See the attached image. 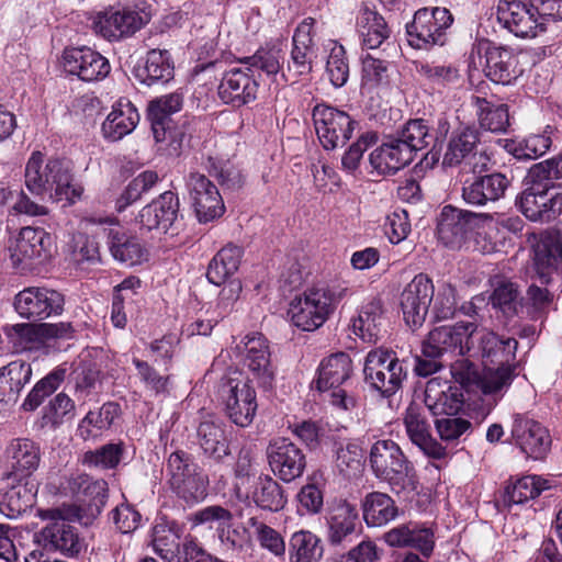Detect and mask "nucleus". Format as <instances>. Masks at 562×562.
<instances>
[{
	"mask_svg": "<svg viewBox=\"0 0 562 562\" xmlns=\"http://www.w3.org/2000/svg\"><path fill=\"white\" fill-rule=\"evenodd\" d=\"M24 177L27 190L41 202L74 203L82 194L81 186L74 181L69 164L58 158L45 161L41 151L32 153Z\"/></svg>",
	"mask_w": 562,
	"mask_h": 562,
	"instance_id": "nucleus-1",
	"label": "nucleus"
},
{
	"mask_svg": "<svg viewBox=\"0 0 562 562\" xmlns=\"http://www.w3.org/2000/svg\"><path fill=\"white\" fill-rule=\"evenodd\" d=\"M37 516L49 522L36 535L41 550L59 551L68 557L77 555L82 541L70 521H78L82 525H89L88 519L82 514V509L74 504L61 505L57 508L38 509Z\"/></svg>",
	"mask_w": 562,
	"mask_h": 562,
	"instance_id": "nucleus-2",
	"label": "nucleus"
},
{
	"mask_svg": "<svg viewBox=\"0 0 562 562\" xmlns=\"http://www.w3.org/2000/svg\"><path fill=\"white\" fill-rule=\"evenodd\" d=\"M369 462L373 474L386 482L394 493L417 492L419 482L415 468L395 441L383 439L374 442Z\"/></svg>",
	"mask_w": 562,
	"mask_h": 562,
	"instance_id": "nucleus-3",
	"label": "nucleus"
},
{
	"mask_svg": "<svg viewBox=\"0 0 562 562\" xmlns=\"http://www.w3.org/2000/svg\"><path fill=\"white\" fill-rule=\"evenodd\" d=\"M167 476L170 488L187 503H198L207 495V476L184 451H175L169 456Z\"/></svg>",
	"mask_w": 562,
	"mask_h": 562,
	"instance_id": "nucleus-4",
	"label": "nucleus"
},
{
	"mask_svg": "<svg viewBox=\"0 0 562 562\" xmlns=\"http://www.w3.org/2000/svg\"><path fill=\"white\" fill-rule=\"evenodd\" d=\"M351 370V359L345 352L330 355L318 368L317 390L330 391L329 403L341 411H351L357 405L355 396L340 387L350 378Z\"/></svg>",
	"mask_w": 562,
	"mask_h": 562,
	"instance_id": "nucleus-5",
	"label": "nucleus"
},
{
	"mask_svg": "<svg viewBox=\"0 0 562 562\" xmlns=\"http://www.w3.org/2000/svg\"><path fill=\"white\" fill-rule=\"evenodd\" d=\"M53 244V237L43 228L23 227L9 247L12 266L22 273L32 271L52 256Z\"/></svg>",
	"mask_w": 562,
	"mask_h": 562,
	"instance_id": "nucleus-6",
	"label": "nucleus"
},
{
	"mask_svg": "<svg viewBox=\"0 0 562 562\" xmlns=\"http://www.w3.org/2000/svg\"><path fill=\"white\" fill-rule=\"evenodd\" d=\"M366 381L384 396L394 395L406 378L403 362L393 351L374 349L367 357L363 368Z\"/></svg>",
	"mask_w": 562,
	"mask_h": 562,
	"instance_id": "nucleus-7",
	"label": "nucleus"
},
{
	"mask_svg": "<svg viewBox=\"0 0 562 562\" xmlns=\"http://www.w3.org/2000/svg\"><path fill=\"white\" fill-rule=\"evenodd\" d=\"M226 416L239 427H248L254 422L258 408L256 391L249 381L239 378L222 379L220 390Z\"/></svg>",
	"mask_w": 562,
	"mask_h": 562,
	"instance_id": "nucleus-8",
	"label": "nucleus"
},
{
	"mask_svg": "<svg viewBox=\"0 0 562 562\" xmlns=\"http://www.w3.org/2000/svg\"><path fill=\"white\" fill-rule=\"evenodd\" d=\"M479 142V131L474 127L465 126L454 131L443 156V165H463V169L473 173L487 171L491 158L484 150L477 149Z\"/></svg>",
	"mask_w": 562,
	"mask_h": 562,
	"instance_id": "nucleus-9",
	"label": "nucleus"
},
{
	"mask_svg": "<svg viewBox=\"0 0 562 562\" xmlns=\"http://www.w3.org/2000/svg\"><path fill=\"white\" fill-rule=\"evenodd\" d=\"M312 117L317 137L326 150L344 146L355 130L356 121L347 112L327 104L315 105Z\"/></svg>",
	"mask_w": 562,
	"mask_h": 562,
	"instance_id": "nucleus-10",
	"label": "nucleus"
},
{
	"mask_svg": "<svg viewBox=\"0 0 562 562\" xmlns=\"http://www.w3.org/2000/svg\"><path fill=\"white\" fill-rule=\"evenodd\" d=\"M452 22L453 18L446 8L436 7L417 10L412 23L406 26L409 44L418 48L428 45H443L445 31Z\"/></svg>",
	"mask_w": 562,
	"mask_h": 562,
	"instance_id": "nucleus-11",
	"label": "nucleus"
},
{
	"mask_svg": "<svg viewBox=\"0 0 562 562\" xmlns=\"http://www.w3.org/2000/svg\"><path fill=\"white\" fill-rule=\"evenodd\" d=\"M14 310L25 319H45L60 315L64 310V295L46 286H29L14 296Z\"/></svg>",
	"mask_w": 562,
	"mask_h": 562,
	"instance_id": "nucleus-12",
	"label": "nucleus"
},
{
	"mask_svg": "<svg viewBox=\"0 0 562 562\" xmlns=\"http://www.w3.org/2000/svg\"><path fill=\"white\" fill-rule=\"evenodd\" d=\"M469 342L470 352L481 356L485 366L513 364L515 361L518 347L515 338L499 337L487 328L474 324Z\"/></svg>",
	"mask_w": 562,
	"mask_h": 562,
	"instance_id": "nucleus-13",
	"label": "nucleus"
},
{
	"mask_svg": "<svg viewBox=\"0 0 562 562\" xmlns=\"http://www.w3.org/2000/svg\"><path fill=\"white\" fill-rule=\"evenodd\" d=\"M497 20L518 37H535L538 31H544L531 2L525 0H498Z\"/></svg>",
	"mask_w": 562,
	"mask_h": 562,
	"instance_id": "nucleus-14",
	"label": "nucleus"
},
{
	"mask_svg": "<svg viewBox=\"0 0 562 562\" xmlns=\"http://www.w3.org/2000/svg\"><path fill=\"white\" fill-rule=\"evenodd\" d=\"M187 187L199 222L207 223L224 214L223 198L216 186L206 176L191 172L187 180Z\"/></svg>",
	"mask_w": 562,
	"mask_h": 562,
	"instance_id": "nucleus-15",
	"label": "nucleus"
},
{
	"mask_svg": "<svg viewBox=\"0 0 562 562\" xmlns=\"http://www.w3.org/2000/svg\"><path fill=\"white\" fill-rule=\"evenodd\" d=\"M434 290L431 280L423 273L415 276L404 288L400 304L408 326L419 327L423 325L434 297Z\"/></svg>",
	"mask_w": 562,
	"mask_h": 562,
	"instance_id": "nucleus-16",
	"label": "nucleus"
},
{
	"mask_svg": "<svg viewBox=\"0 0 562 562\" xmlns=\"http://www.w3.org/2000/svg\"><path fill=\"white\" fill-rule=\"evenodd\" d=\"M323 290L311 289L295 297L289 308L294 326L305 331L319 328L331 314Z\"/></svg>",
	"mask_w": 562,
	"mask_h": 562,
	"instance_id": "nucleus-17",
	"label": "nucleus"
},
{
	"mask_svg": "<svg viewBox=\"0 0 562 562\" xmlns=\"http://www.w3.org/2000/svg\"><path fill=\"white\" fill-rule=\"evenodd\" d=\"M479 56L480 65L483 66L486 77L495 83L508 85L514 78L515 57L510 49L495 46L488 41L479 42L473 46L471 58Z\"/></svg>",
	"mask_w": 562,
	"mask_h": 562,
	"instance_id": "nucleus-18",
	"label": "nucleus"
},
{
	"mask_svg": "<svg viewBox=\"0 0 562 562\" xmlns=\"http://www.w3.org/2000/svg\"><path fill=\"white\" fill-rule=\"evenodd\" d=\"M67 488L82 503L78 506L89 522L101 514L108 498V483L104 480L85 473L72 474L67 481Z\"/></svg>",
	"mask_w": 562,
	"mask_h": 562,
	"instance_id": "nucleus-19",
	"label": "nucleus"
},
{
	"mask_svg": "<svg viewBox=\"0 0 562 562\" xmlns=\"http://www.w3.org/2000/svg\"><path fill=\"white\" fill-rule=\"evenodd\" d=\"M272 472L284 482H292L304 472L306 460L303 451L286 438L272 441L267 448Z\"/></svg>",
	"mask_w": 562,
	"mask_h": 562,
	"instance_id": "nucleus-20",
	"label": "nucleus"
},
{
	"mask_svg": "<svg viewBox=\"0 0 562 562\" xmlns=\"http://www.w3.org/2000/svg\"><path fill=\"white\" fill-rule=\"evenodd\" d=\"M63 64L67 72L88 82L105 78L111 69L105 57L86 46L66 48Z\"/></svg>",
	"mask_w": 562,
	"mask_h": 562,
	"instance_id": "nucleus-21",
	"label": "nucleus"
},
{
	"mask_svg": "<svg viewBox=\"0 0 562 562\" xmlns=\"http://www.w3.org/2000/svg\"><path fill=\"white\" fill-rule=\"evenodd\" d=\"M326 525L328 543L345 547L361 528L357 507L347 501L334 503L326 515Z\"/></svg>",
	"mask_w": 562,
	"mask_h": 562,
	"instance_id": "nucleus-22",
	"label": "nucleus"
},
{
	"mask_svg": "<svg viewBox=\"0 0 562 562\" xmlns=\"http://www.w3.org/2000/svg\"><path fill=\"white\" fill-rule=\"evenodd\" d=\"M244 349L245 364L254 380L261 387L270 389L276 378V368L271 361L267 338L259 333L247 335L244 340Z\"/></svg>",
	"mask_w": 562,
	"mask_h": 562,
	"instance_id": "nucleus-23",
	"label": "nucleus"
},
{
	"mask_svg": "<svg viewBox=\"0 0 562 562\" xmlns=\"http://www.w3.org/2000/svg\"><path fill=\"white\" fill-rule=\"evenodd\" d=\"M474 175L472 179H467L462 187V199L469 205L483 206L496 202L505 195L510 186V179L502 172Z\"/></svg>",
	"mask_w": 562,
	"mask_h": 562,
	"instance_id": "nucleus-24",
	"label": "nucleus"
},
{
	"mask_svg": "<svg viewBox=\"0 0 562 562\" xmlns=\"http://www.w3.org/2000/svg\"><path fill=\"white\" fill-rule=\"evenodd\" d=\"M314 23L313 18H306L294 32L291 59L288 63L286 72L282 74L286 80L295 81L299 77L306 76L312 71L314 58L312 30Z\"/></svg>",
	"mask_w": 562,
	"mask_h": 562,
	"instance_id": "nucleus-25",
	"label": "nucleus"
},
{
	"mask_svg": "<svg viewBox=\"0 0 562 562\" xmlns=\"http://www.w3.org/2000/svg\"><path fill=\"white\" fill-rule=\"evenodd\" d=\"M512 436L522 452L533 459L543 458L551 446L549 431L540 423L521 414L514 416Z\"/></svg>",
	"mask_w": 562,
	"mask_h": 562,
	"instance_id": "nucleus-26",
	"label": "nucleus"
},
{
	"mask_svg": "<svg viewBox=\"0 0 562 562\" xmlns=\"http://www.w3.org/2000/svg\"><path fill=\"white\" fill-rule=\"evenodd\" d=\"M474 323H458L453 326L434 328L424 341L428 355H441L459 349V355L470 352V336Z\"/></svg>",
	"mask_w": 562,
	"mask_h": 562,
	"instance_id": "nucleus-27",
	"label": "nucleus"
},
{
	"mask_svg": "<svg viewBox=\"0 0 562 562\" xmlns=\"http://www.w3.org/2000/svg\"><path fill=\"white\" fill-rule=\"evenodd\" d=\"M258 82L254 74L240 68L226 71L218 86V97L226 104L243 106L257 97Z\"/></svg>",
	"mask_w": 562,
	"mask_h": 562,
	"instance_id": "nucleus-28",
	"label": "nucleus"
},
{
	"mask_svg": "<svg viewBox=\"0 0 562 562\" xmlns=\"http://www.w3.org/2000/svg\"><path fill=\"white\" fill-rule=\"evenodd\" d=\"M386 544L393 548H413L424 559H429L435 549V533L429 527L415 522L394 527L383 535Z\"/></svg>",
	"mask_w": 562,
	"mask_h": 562,
	"instance_id": "nucleus-29",
	"label": "nucleus"
},
{
	"mask_svg": "<svg viewBox=\"0 0 562 562\" xmlns=\"http://www.w3.org/2000/svg\"><path fill=\"white\" fill-rule=\"evenodd\" d=\"M178 213V196L171 191H166L140 210L137 221L148 231L168 233L176 224Z\"/></svg>",
	"mask_w": 562,
	"mask_h": 562,
	"instance_id": "nucleus-30",
	"label": "nucleus"
},
{
	"mask_svg": "<svg viewBox=\"0 0 562 562\" xmlns=\"http://www.w3.org/2000/svg\"><path fill=\"white\" fill-rule=\"evenodd\" d=\"M71 331L69 323L15 324L5 328L8 337L16 339L24 349L37 348L49 339L69 337Z\"/></svg>",
	"mask_w": 562,
	"mask_h": 562,
	"instance_id": "nucleus-31",
	"label": "nucleus"
},
{
	"mask_svg": "<svg viewBox=\"0 0 562 562\" xmlns=\"http://www.w3.org/2000/svg\"><path fill=\"white\" fill-rule=\"evenodd\" d=\"M448 131L449 123L447 120H439L438 128L435 131L427 121L415 119L405 124L398 138L408 149H412V155L415 157L417 151L436 147L438 143L441 144Z\"/></svg>",
	"mask_w": 562,
	"mask_h": 562,
	"instance_id": "nucleus-32",
	"label": "nucleus"
},
{
	"mask_svg": "<svg viewBox=\"0 0 562 562\" xmlns=\"http://www.w3.org/2000/svg\"><path fill=\"white\" fill-rule=\"evenodd\" d=\"M143 15L133 10L106 11L94 23L95 31L109 41L131 36L145 25Z\"/></svg>",
	"mask_w": 562,
	"mask_h": 562,
	"instance_id": "nucleus-33",
	"label": "nucleus"
},
{
	"mask_svg": "<svg viewBox=\"0 0 562 562\" xmlns=\"http://www.w3.org/2000/svg\"><path fill=\"white\" fill-rule=\"evenodd\" d=\"M424 402L435 416H454L463 405V394L460 387L434 378L426 384Z\"/></svg>",
	"mask_w": 562,
	"mask_h": 562,
	"instance_id": "nucleus-34",
	"label": "nucleus"
},
{
	"mask_svg": "<svg viewBox=\"0 0 562 562\" xmlns=\"http://www.w3.org/2000/svg\"><path fill=\"white\" fill-rule=\"evenodd\" d=\"M32 378L31 364L23 360L11 361L0 368V412L14 406L23 387Z\"/></svg>",
	"mask_w": 562,
	"mask_h": 562,
	"instance_id": "nucleus-35",
	"label": "nucleus"
},
{
	"mask_svg": "<svg viewBox=\"0 0 562 562\" xmlns=\"http://www.w3.org/2000/svg\"><path fill=\"white\" fill-rule=\"evenodd\" d=\"M533 237L535 266L538 274L547 278L562 265V236L557 229H546Z\"/></svg>",
	"mask_w": 562,
	"mask_h": 562,
	"instance_id": "nucleus-36",
	"label": "nucleus"
},
{
	"mask_svg": "<svg viewBox=\"0 0 562 562\" xmlns=\"http://www.w3.org/2000/svg\"><path fill=\"white\" fill-rule=\"evenodd\" d=\"M404 425L411 441L425 454L434 459H442L446 456V449L430 436L429 425L418 405L411 404L407 407Z\"/></svg>",
	"mask_w": 562,
	"mask_h": 562,
	"instance_id": "nucleus-37",
	"label": "nucleus"
},
{
	"mask_svg": "<svg viewBox=\"0 0 562 562\" xmlns=\"http://www.w3.org/2000/svg\"><path fill=\"white\" fill-rule=\"evenodd\" d=\"M196 439L203 453L215 462H222L225 457L231 456L229 439L225 425L220 419L202 420L196 428Z\"/></svg>",
	"mask_w": 562,
	"mask_h": 562,
	"instance_id": "nucleus-38",
	"label": "nucleus"
},
{
	"mask_svg": "<svg viewBox=\"0 0 562 562\" xmlns=\"http://www.w3.org/2000/svg\"><path fill=\"white\" fill-rule=\"evenodd\" d=\"M413 160L412 149H408L398 137L382 144L369 157L371 166L381 175H394Z\"/></svg>",
	"mask_w": 562,
	"mask_h": 562,
	"instance_id": "nucleus-39",
	"label": "nucleus"
},
{
	"mask_svg": "<svg viewBox=\"0 0 562 562\" xmlns=\"http://www.w3.org/2000/svg\"><path fill=\"white\" fill-rule=\"evenodd\" d=\"M13 473L8 474L11 480L13 474L29 476L40 465L41 448L38 443L29 438H15L10 441L5 449Z\"/></svg>",
	"mask_w": 562,
	"mask_h": 562,
	"instance_id": "nucleus-40",
	"label": "nucleus"
},
{
	"mask_svg": "<svg viewBox=\"0 0 562 562\" xmlns=\"http://www.w3.org/2000/svg\"><path fill=\"white\" fill-rule=\"evenodd\" d=\"M465 210L452 205L442 207L437 221V236L450 248H460L468 243Z\"/></svg>",
	"mask_w": 562,
	"mask_h": 562,
	"instance_id": "nucleus-41",
	"label": "nucleus"
},
{
	"mask_svg": "<svg viewBox=\"0 0 562 562\" xmlns=\"http://www.w3.org/2000/svg\"><path fill=\"white\" fill-rule=\"evenodd\" d=\"M108 246L115 260L130 267L140 265L148 259V250L142 240L124 232L110 229Z\"/></svg>",
	"mask_w": 562,
	"mask_h": 562,
	"instance_id": "nucleus-42",
	"label": "nucleus"
},
{
	"mask_svg": "<svg viewBox=\"0 0 562 562\" xmlns=\"http://www.w3.org/2000/svg\"><path fill=\"white\" fill-rule=\"evenodd\" d=\"M139 114L128 100L117 101L102 124L105 138L115 142L130 134L137 125Z\"/></svg>",
	"mask_w": 562,
	"mask_h": 562,
	"instance_id": "nucleus-43",
	"label": "nucleus"
},
{
	"mask_svg": "<svg viewBox=\"0 0 562 562\" xmlns=\"http://www.w3.org/2000/svg\"><path fill=\"white\" fill-rule=\"evenodd\" d=\"M352 328L363 341L375 344L386 331L381 301L373 299L363 305L352 323Z\"/></svg>",
	"mask_w": 562,
	"mask_h": 562,
	"instance_id": "nucleus-44",
	"label": "nucleus"
},
{
	"mask_svg": "<svg viewBox=\"0 0 562 562\" xmlns=\"http://www.w3.org/2000/svg\"><path fill=\"white\" fill-rule=\"evenodd\" d=\"M362 515L369 527H382L398 516V507L386 493H368L361 504Z\"/></svg>",
	"mask_w": 562,
	"mask_h": 562,
	"instance_id": "nucleus-45",
	"label": "nucleus"
},
{
	"mask_svg": "<svg viewBox=\"0 0 562 562\" xmlns=\"http://www.w3.org/2000/svg\"><path fill=\"white\" fill-rule=\"evenodd\" d=\"M248 497L260 509L272 513L283 509L288 502L283 487L270 475L258 476Z\"/></svg>",
	"mask_w": 562,
	"mask_h": 562,
	"instance_id": "nucleus-46",
	"label": "nucleus"
},
{
	"mask_svg": "<svg viewBox=\"0 0 562 562\" xmlns=\"http://www.w3.org/2000/svg\"><path fill=\"white\" fill-rule=\"evenodd\" d=\"M175 67L167 49H150L145 66L136 70L138 80L147 86L165 83L173 78Z\"/></svg>",
	"mask_w": 562,
	"mask_h": 562,
	"instance_id": "nucleus-47",
	"label": "nucleus"
},
{
	"mask_svg": "<svg viewBox=\"0 0 562 562\" xmlns=\"http://www.w3.org/2000/svg\"><path fill=\"white\" fill-rule=\"evenodd\" d=\"M357 25L362 36L363 47L367 49L379 48L391 33L384 18L368 7L360 11Z\"/></svg>",
	"mask_w": 562,
	"mask_h": 562,
	"instance_id": "nucleus-48",
	"label": "nucleus"
},
{
	"mask_svg": "<svg viewBox=\"0 0 562 562\" xmlns=\"http://www.w3.org/2000/svg\"><path fill=\"white\" fill-rule=\"evenodd\" d=\"M243 249L235 245L223 247L211 260L206 277L215 285H222L233 276L241 260Z\"/></svg>",
	"mask_w": 562,
	"mask_h": 562,
	"instance_id": "nucleus-49",
	"label": "nucleus"
},
{
	"mask_svg": "<svg viewBox=\"0 0 562 562\" xmlns=\"http://www.w3.org/2000/svg\"><path fill=\"white\" fill-rule=\"evenodd\" d=\"M324 553L322 540L310 530L295 531L289 541L290 562H321Z\"/></svg>",
	"mask_w": 562,
	"mask_h": 562,
	"instance_id": "nucleus-50",
	"label": "nucleus"
},
{
	"mask_svg": "<svg viewBox=\"0 0 562 562\" xmlns=\"http://www.w3.org/2000/svg\"><path fill=\"white\" fill-rule=\"evenodd\" d=\"M153 548L166 562H182V543L178 529L166 524H157L153 529Z\"/></svg>",
	"mask_w": 562,
	"mask_h": 562,
	"instance_id": "nucleus-51",
	"label": "nucleus"
},
{
	"mask_svg": "<svg viewBox=\"0 0 562 562\" xmlns=\"http://www.w3.org/2000/svg\"><path fill=\"white\" fill-rule=\"evenodd\" d=\"M515 364L497 366L496 368L485 366L476 389L494 400L502 397L515 378Z\"/></svg>",
	"mask_w": 562,
	"mask_h": 562,
	"instance_id": "nucleus-52",
	"label": "nucleus"
},
{
	"mask_svg": "<svg viewBox=\"0 0 562 562\" xmlns=\"http://www.w3.org/2000/svg\"><path fill=\"white\" fill-rule=\"evenodd\" d=\"M480 126L494 133L505 132L509 125L508 106L494 104L481 97H472Z\"/></svg>",
	"mask_w": 562,
	"mask_h": 562,
	"instance_id": "nucleus-53",
	"label": "nucleus"
},
{
	"mask_svg": "<svg viewBox=\"0 0 562 562\" xmlns=\"http://www.w3.org/2000/svg\"><path fill=\"white\" fill-rule=\"evenodd\" d=\"M34 494L26 484L19 481L0 492V514L16 518L33 506Z\"/></svg>",
	"mask_w": 562,
	"mask_h": 562,
	"instance_id": "nucleus-54",
	"label": "nucleus"
},
{
	"mask_svg": "<svg viewBox=\"0 0 562 562\" xmlns=\"http://www.w3.org/2000/svg\"><path fill=\"white\" fill-rule=\"evenodd\" d=\"M551 487L548 480L538 475H527L516 480L505 488L504 503L507 505L522 504L524 502L539 496L543 491Z\"/></svg>",
	"mask_w": 562,
	"mask_h": 562,
	"instance_id": "nucleus-55",
	"label": "nucleus"
},
{
	"mask_svg": "<svg viewBox=\"0 0 562 562\" xmlns=\"http://www.w3.org/2000/svg\"><path fill=\"white\" fill-rule=\"evenodd\" d=\"M75 414V403L65 393L55 395L43 409L41 427H50L53 429L61 425L66 418H71Z\"/></svg>",
	"mask_w": 562,
	"mask_h": 562,
	"instance_id": "nucleus-56",
	"label": "nucleus"
},
{
	"mask_svg": "<svg viewBox=\"0 0 562 562\" xmlns=\"http://www.w3.org/2000/svg\"><path fill=\"white\" fill-rule=\"evenodd\" d=\"M158 179L159 177L156 171L146 170L139 173L130 181L116 199V210L123 212L128 205L137 201L143 193L149 191L157 183Z\"/></svg>",
	"mask_w": 562,
	"mask_h": 562,
	"instance_id": "nucleus-57",
	"label": "nucleus"
},
{
	"mask_svg": "<svg viewBox=\"0 0 562 562\" xmlns=\"http://www.w3.org/2000/svg\"><path fill=\"white\" fill-rule=\"evenodd\" d=\"M283 54L279 48L258 49L252 56L246 57L243 63L247 65V70L252 72L260 70L268 76L277 75L283 65Z\"/></svg>",
	"mask_w": 562,
	"mask_h": 562,
	"instance_id": "nucleus-58",
	"label": "nucleus"
},
{
	"mask_svg": "<svg viewBox=\"0 0 562 562\" xmlns=\"http://www.w3.org/2000/svg\"><path fill=\"white\" fill-rule=\"evenodd\" d=\"M417 74L428 83L437 87H446L459 79V70L452 65L436 63H420L416 67Z\"/></svg>",
	"mask_w": 562,
	"mask_h": 562,
	"instance_id": "nucleus-59",
	"label": "nucleus"
},
{
	"mask_svg": "<svg viewBox=\"0 0 562 562\" xmlns=\"http://www.w3.org/2000/svg\"><path fill=\"white\" fill-rule=\"evenodd\" d=\"M124 445L106 443L99 449L88 451L83 454V464L101 469H114L122 459Z\"/></svg>",
	"mask_w": 562,
	"mask_h": 562,
	"instance_id": "nucleus-60",
	"label": "nucleus"
},
{
	"mask_svg": "<svg viewBox=\"0 0 562 562\" xmlns=\"http://www.w3.org/2000/svg\"><path fill=\"white\" fill-rule=\"evenodd\" d=\"M61 380L63 374L59 373H50L40 380L26 395L21 405V409L24 412H34L47 396L55 392Z\"/></svg>",
	"mask_w": 562,
	"mask_h": 562,
	"instance_id": "nucleus-61",
	"label": "nucleus"
},
{
	"mask_svg": "<svg viewBox=\"0 0 562 562\" xmlns=\"http://www.w3.org/2000/svg\"><path fill=\"white\" fill-rule=\"evenodd\" d=\"M457 290L450 283H442L434 299L431 317L435 322L446 321L454 316L457 310Z\"/></svg>",
	"mask_w": 562,
	"mask_h": 562,
	"instance_id": "nucleus-62",
	"label": "nucleus"
},
{
	"mask_svg": "<svg viewBox=\"0 0 562 562\" xmlns=\"http://www.w3.org/2000/svg\"><path fill=\"white\" fill-rule=\"evenodd\" d=\"M250 527L255 528V536L260 546L274 554L276 557L284 555L285 542L279 531L272 527L259 521L256 517L248 520Z\"/></svg>",
	"mask_w": 562,
	"mask_h": 562,
	"instance_id": "nucleus-63",
	"label": "nucleus"
},
{
	"mask_svg": "<svg viewBox=\"0 0 562 562\" xmlns=\"http://www.w3.org/2000/svg\"><path fill=\"white\" fill-rule=\"evenodd\" d=\"M361 449L358 445L348 443L346 447H341L336 452V468L340 474L345 477H356L362 467Z\"/></svg>",
	"mask_w": 562,
	"mask_h": 562,
	"instance_id": "nucleus-64",
	"label": "nucleus"
}]
</instances>
